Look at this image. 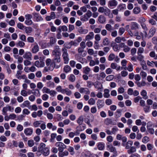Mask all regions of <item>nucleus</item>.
Listing matches in <instances>:
<instances>
[{
  "label": "nucleus",
  "instance_id": "f257e3e1",
  "mask_svg": "<svg viewBox=\"0 0 157 157\" xmlns=\"http://www.w3.org/2000/svg\"><path fill=\"white\" fill-rule=\"evenodd\" d=\"M63 52L62 57L63 60V62L65 64H67L69 60L68 57V55L67 53V50L66 48H63L62 49Z\"/></svg>",
  "mask_w": 157,
  "mask_h": 157
},
{
  "label": "nucleus",
  "instance_id": "f03ea898",
  "mask_svg": "<svg viewBox=\"0 0 157 157\" xmlns=\"http://www.w3.org/2000/svg\"><path fill=\"white\" fill-rule=\"evenodd\" d=\"M55 145L56 147H58L59 152L63 151L64 149L66 148V146L61 142H56Z\"/></svg>",
  "mask_w": 157,
  "mask_h": 157
},
{
  "label": "nucleus",
  "instance_id": "7ed1b4c3",
  "mask_svg": "<svg viewBox=\"0 0 157 157\" xmlns=\"http://www.w3.org/2000/svg\"><path fill=\"white\" fill-rule=\"evenodd\" d=\"M33 14L34 17V18L35 19L37 22L42 21L43 20L42 17L38 13H33Z\"/></svg>",
  "mask_w": 157,
  "mask_h": 157
},
{
  "label": "nucleus",
  "instance_id": "20e7f679",
  "mask_svg": "<svg viewBox=\"0 0 157 157\" xmlns=\"http://www.w3.org/2000/svg\"><path fill=\"white\" fill-rule=\"evenodd\" d=\"M46 146L45 144L43 143L40 144L39 147H38V150L36 153L37 156H40L42 153V151L44 147Z\"/></svg>",
  "mask_w": 157,
  "mask_h": 157
},
{
  "label": "nucleus",
  "instance_id": "39448f33",
  "mask_svg": "<svg viewBox=\"0 0 157 157\" xmlns=\"http://www.w3.org/2000/svg\"><path fill=\"white\" fill-rule=\"evenodd\" d=\"M118 4L116 0H110L108 2V6L109 7H116Z\"/></svg>",
  "mask_w": 157,
  "mask_h": 157
},
{
  "label": "nucleus",
  "instance_id": "423d86ee",
  "mask_svg": "<svg viewBox=\"0 0 157 157\" xmlns=\"http://www.w3.org/2000/svg\"><path fill=\"white\" fill-rule=\"evenodd\" d=\"M35 65L38 67H44L45 63L44 61L37 60L35 62Z\"/></svg>",
  "mask_w": 157,
  "mask_h": 157
},
{
  "label": "nucleus",
  "instance_id": "0eeeda50",
  "mask_svg": "<svg viewBox=\"0 0 157 157\" xmlns=\"http://www.w3.org/2000/svg\"><path fill=\"white\" fill-rule=\"evenodd\" d=\"M79 91L81 94L85 93L87 94H90V91L87 88L81 87L79 89Z\"/></svg>",
  "mask_w": 157,
  "mask_h": 157
},
{
  "label": "nucleus",
  "instance_id": "6e6552de",
  "mask_svg": "<svg viewBox=\"0 0 157 157\" xmlns=\"http://www.w3.org/2000/svg\"><path fill=\"white\" fill-rule=\"evenodd\" d=\"M98 20L100 23L103 24L106 21V18L104 16L100 15L98 17Z\"/></svg>",
  "mask_w": 157,
  "mask_h": 157
},
{
  "label": "nucleus",
  "instance_id": "1a4fd4ad",
  "mask_svg": "<svg viewBox=\"0 0 157 157\" xmlns=\"http://www.w3.org/2000/svg\"><path fill=\"white\" fill-rule=\"evenodd\" d=\"M33 132V130L30 128H27L24 130V133L26 135L30 136L31 135Z\"/></svg>",
  "mask_w": 157,
  "mask_h": 157
},
{
  "label": "nucleus",
  "instance_id": "9d476101",
  "mask_svg": "<svg viewBox=\"0 0 157 157\" xmlns=\"http://www.w3.org/2000/svg\"><path fill=\"white\" fill-rule=\"evenodd\" d=\"M54 56L53 60L56 62L59 63L61 61L60 54L53 55Z\"/></svg>",
  "mask_w": 157,
  "mask_h": 157
},
{
  "label": "nucleus",
  "instance_id": "9b49d317",
  "mask_svg": "<svg viewBox=\"0 0 157 157\" xmlns=\"http://www.w3.org/2000/svg\"><path fill=\"white\" fill-rule=\"evenodd\" d=\"M133 144V142L131 140L128 141L126 144H123V145L124 146H125V148L127 149H128L131 147Z\"/></svg>",
  "mask_w": 157,
  "mask_h": 157
},
{
  "label": "nucleus",
  "instance_id": "f8f14e48",
  "mask_svg": "<svg viewBox=\"0 0 157 157\" xmlns=\"http://www.w3.org/2000/svg\"><path fill=\"white\" fill-rule=\"evenodd\" d=\"M94 37V34L93 32H90L86 36L85 39L86 40H89L93 39Z\"/></svg>",
  "mask_w": 157,
  "mask_h": 157
},
{
  "label": "nucleus",
  "instance_id": "ddd939ff",
  "mask_svg": "<svg viewBox=\"0 0 157 157\" xmlns=\"http://www.w3.org/2000/svg\"><path fill=\"white\" fill-rule=\"evenodd\" d=\"M60 54V48L58 46L54 47V50L52 52V55Z\"/></svg>",
  "mask_w": 157,
  "mask_h": 157
},
{
  "label": "nucleus",
  "instance_id": "4468645a",
  "mask_svg": "<svg viewBox=\"0 0 157 157\" xmlns=\"http://www.w3.org/2000/svg\"><path fill=\"white\" fill-rule=\"evenodd\" d=\"M104 102H102L101 100H98L97 102L98 108L100 109L103 107L104 106Z\"/></svg>",
  "mask_w": 157,
  "mask_h": 157
},
{
  "label": "nucleus",
  "instance_id": "2eb2a0df",
  "mask_svg": "<svg viewBox=\"0 0 157 157\" xmlns=\"http://www.w3.org/2000/svg\"><path fill=\"white\" fill-rule=\"evenodd\" d=\"M32 54L30 52H26L23 56L24 58L31 60Z\"/></svg>",
  "mask_w": 157,
  "mask_h": 157
},
{
  "label": "nucleus",
  "instance_id": "dca6fc26",
  "mask_svg": "<svg viewBox=\"0 0 157 157\" xmlns=\"http://www.w3.org/2000/svg\"><path fill=\"white\" fill-rule=\"evenodd\" d=\"M42 154L44 156H47L49 155V151L48 148L47 147H44L43 150L42 151Z\"/></svg>",
  "mask_w": 157,
  "mask_h": 157
},
{
  "label": "nucleus",
  "instance_id": "f3484780",
  "mask_svg": "<svg viewBox=\"0 0 157 157\" xmlns=\"http://www.w3.org/2000/svg\"><path fill=\"white\" fill-rule=\"evenodd\" d=\"M59 157H63L64 156H67L69 154L68 152L67 151H65L64 152L61 151L59 152Z\"/></svg>",
  "mask_w": 157,
  "mask_h": 157
},
{
  "label": "nucleus",
  "instance_id": "a211bd4d",
  "mask_svg": "<svg viewBox=\"0 0 157 157\" xmlns=\"http://www.w3.org/2000/svg\"><path fill=\"white\" fill-rule=\"evenodd\" d=\"M78 31L79 33L82 34H86L88 32V30L84 29L82 27H80L78 28Z\"/></svg>",
  "mask_w": 157,
  "mask_h": 157
},
{
  "label": "nucleus",
  "instance_id": "6ab92c4d",
  "mask_svg": "<svg viewBox=\"0 0 157 157\" xmlns=\"http://www.w3.org/2000/svg\"><path fill=\"white\" fill-rule=\"evenodd\" d=\"M39 50V47L38 45L36 44L34 45L32 50V52L33 53H36Z\"/></svg>",
  "mask_w": 157,
  "mask_h": 157
},
{
  "label": "nucleus",
  "instance_id": "aec40b11",
  "mask_svg": "<svg viewBox=\"0 0 157 157\" xmlns=\"http://www.w3.org/2000/svg\"><path fill=\"white\" fill-rule=\"evenodd\" d=\"M136 151V149L135 147L132 146L130 147L127 151V152L128 154H130L132 153L135 152Z\"/></svg>",
  "mask_w": 157,
  "mask_h": 157
},
{
  "label": "nucleus",
  "instance_id": "412c9836",
  "mask_svg": "<svg viewBox=\"0 0 157 157\" xmlns=\"http://www.w3.org/2000/svg\"><path fill=\"white\" fill-rule=\"evenodd\" d=\"M109 90L108 89H105L104 90V94L103 96L105 98H108L110 96L109 94Z\"/></svg>",
  "mask_w": 157,
  "mask_h": 157
},
{
  "label": "nucleus",
  "instance_id": "4be33fe9",
  "mask_svg": "<svg viewBox=\"0 0 157 157\" xmlns=\"http://www.w3.org/2000/svg\"><path fill=\"white\" fill-rule=\"evenodd\" d=\"M71 70V68L70 66L68 65L65 66L63 68V71L66 73H68Z\"/></svg>",
  "mask_w": 157,
  "mask_h": 157
},
{
  "label": "nucleus",
  "instance_id": "5701e85b",
  "mask_svg": "<svg viewBox=\"0 0 157 157\" xmlns=\"http://www.w3.org/2000/svg\"><path fill=\"white\" fill-rule=\"evenodd\" d=\"M30 104V103L29 101L28 100H26L24 101L23 103L21 105V106L22 108H24L25 107H28Z\"/></svg>",
  "mask_w": 157,
  "mask_h": 157
},
{
  "label": "nucleus",
  "instance_id": "b1692460",
  "mask_svg": "<svg viewBox=\"0 0 157 157\" xmlns=\"http://www.w3.org/2000/svg\"><path fill=\"white\" fill-rule=\"evenodd\" d=\"M141 95L143 97V98L145 99L148 98V97L147 95V93L145 90H143L140 93Z\"/></svg>",
  "mask_w": 157,
  "mask_h": 157
},
{
  "label": "nucleus",
  "instance_id": "393cba45",
  "mask_svg": "<svg viewBox=\"0 0 157 157\" xmlns=\"http://www.w3.org/2000/svg\"><path fill=\"white\" fill-rule=\"evenodd\" d=\"M105 28L107 31L111 32L113 30L112 26L109 24H108L105 25Z\"/></svg>",
  "mask_w": 157,
  "mask_h": 157
},
{
  "label": "nucleus",
  "instance_id": "a878e982",
  "mask_svg": "<svg viewBox=\"0 0 157 157\" xmlns=\"http://www.w3.org/2000/svg\"><path fill=\"white\" fill-rule=\"evenodd\" d=\"M105 147L104 143L101 142H99L98 143V149L100 150H103Z\"/></svg>",
  "mask_w": 157,
  "mask_h": 157
},
{
  "label": "nucleus",
  "instance_id": "bb28decb",
  "mask_svg": "<svg viewBox=\"0 0 157 157\" xmlns=\"http://www.w3.org/2000/svg\"><path fill=\"white\" fill-rule=\"evenodd\" d=\"M109 41L108 38L107 37H105L103 40L102 42L104 46H107L109 44Z\"/></svg>",
  "mask_w": 157,
  "mask_h": 157
},
{
  "label": "nucleus",
  "instance_id": "cd10ccee",
  "mask_svg": "<svg viewBox=\"0 0 157 157\" xmlns=\"http://www.w3.org/2000/svg\"><path fill=\"white\" fill-rule=\"evenodd\" d=\"M136 83L139 87L144 86L146 84V83L144 81H142L141 82H136Z\"/></svg>",
  "mask_w": 157,
  "mask_h": 157
},
{
  "label": "nucleus",
  "instance_id": "c85d7f7f",
  "mask_svg": "<svg viewBox=\"0 0 157 157\" xmlns=\"http://www.w3.org/2000/svg\"><path fill=\"white\" fill-rule=\"evenodd\" d=\"M42 122H43V121H35L33 123V126L35 127H37L39 126L41 123Z\"/></svg>",
  "mask_w": 157,
  "mask_h": 157
},
{
  "label": "nucleus",
  "instance_id": "c756f323",
  "mask_svg": "<svg viewBox=\"0 0 157 157\" xmlns=\"http://www.w3.org/2000/svg\"><path fill=\"white\" fill-rule=\"evenodd\" d=\"M156 31V29L155 28H151L149 30V34L150 37L152 36L155 34Z\"/></svg>",
  "mask_w": 157,
  "mask_h": 157
},
{
  "label": "nucleus",
  "instance_id": "7c9ffc66",
  "mask_svg": "<svg viewBox=\"0 0 157 157\" xmlns=\"http://www.w3.org/2000/svg\"><path fill=\"white\" fill-rule=\"evenodd\" d=\"M95 87L97 88L98 90L102 89V85L99 82H97L94 84Z\"/></svg>",
  "mask_w": 157,
  "mask_h": 157
},
{
  "label": "nucleus",
  "instance_id": "2f4dec72",
  "mask_svg": "<svg viewBox=\"0 0 157 157\" xmlns=\"http://www.w3.org/2000/svg\"><path fill=\"white\" fill-rule=\"evenodd\" d=\"M24 29H25V32L27 34L30 33L32 31V28L31 27L25 26Z\"/></svg>",
  "mask_w": 157,
  "mask_h": 157
},
{
  "label": "nucleus",
  "instance_id": "473e14b6",
  "mask_svg": "<svg viewBox=\"0 0 157 157\" xmlns=\"http://www.w3.org/2000/svg\"><path fill=\"white\" fill-rule=\"evenodd\" d=\"M65 93L67 95L70 96L72 94V92L68 89L66 88L64 89L63 92V94H64Z\"/></svg>",
  "mask_w": 157,
  "mask_h": 157
},
{
  "label": "nucleus",
  "instance_id": "72a5a7b5",
  "mask_svg": "<svg viewBox=\"0 0 157 157\" xmlns=\"http://www.w3.org/2000/svg\"><path fill=\"white\" fill-rule=\"evenodd\" d=\"M121 110L117 109L115 113V116L116 118H117L120 117L121 115Z\"/></svg>",
  "mask_w": 157,
  "mask_h": 157
},
{
  "label": "nucleus",
  "instance_id": "f704fd0d",
  "mask_svg": "<svg viewBox=\"0 0 157 157\" xmlns=\"http://www.w3.org/2000/svg\"><path fill=\"white\" fill-rule=\"evenodd\" d=\"M139 27L138 24L135 22H133L132 23L131 29H138Z\"/></svg>",
  "mask_w": 157,
  "mask_h": 157
},
{
  "label": "nucleus",
  "instance_id": "c9c22d12",
  "mask_svg": "<svg viewBox=\"0 0 157 157\" xmlns=\"http://www.w3.org/2000/svg\"><path fill=\"white\" fill-rule=\"evenodd\" d=\"M25 45V43L24 41H19L17 44L16 45L17 47L19 46L21 48H23Z\"/></svg>",
  "mask_w": 157,
  "mask_h": 157
},
{
  "label": "nucleus",
  "instance_id": "e433bc0d",
  "mask_svg": "<svg viewBox=\"0 0 157 157\" xmlns=\"http://www.w3.org/2000/svg\"><path fill=\"white\" fill-rule=\"evenodd\" d=\"M14 56L16 59H17V62L18 63H21L22 62L23 59L22 57L18 56V55H14Z\"/></svg>",
  "mask_w": 157,
  "mask_h": 157
},
{
  "label": "nucleus",
  "instance_id": "4c0bfd02",
  "mask_svg": "<svg viewBox=\"0 0 157 157\" xmlns=\"http://www.w3.org/2000/svg\"><path fill=\"white\" fill-rule=\"evenodd\" d=\"M125 29L123 27H121L119 29L118 33L119 35L121 36L125 32Z\"/></svg>",
  "mask_w": 157,
  "mask_h": 157
},
{
  "label": "nucleus",
  "instance_id": "58836bf2",
  "mask_svg": "<svg viewBox=\"0 0 157 157\" xmlns=\"http://www.w3.org/2000/svg\"><path fill=\"white\" fill-rule=\"evenodd\" d=\"M113 48L114 51L116 52L118 51L120 49L119 45L116 43H115L113 46Z\"/></svg>",
  "mask_w": 157,
  "mask_h": 157
},
{
  "label": "nucleus",
  "instance_id": "ea45409f",
  "mask_svg": "<svg viewBox=\"0 0 157 157\" xmlns=\"http://www.w3.org/2000/svg\"><path fill=\"white\" fill-rule=\"evenodd\" d=\"M68 80L71 82H74L75 80V77L73 74H71L68 78Z\"/></svg>",
  "mask_w": 157,
  "mask_h": 157
},
{
  "label": "nucleus",
  "instance_id": "a19ab883",
  "mask_svg": "<svg viewBox=\"0 0 157 157\" xmlns=\"http://www.w3.org/2000/svg\"><path fill=\"white\" fill-rule=\"evenodd\" d=\"M104 13L105 15L109 16L110 14L111 11L109 8H106L105 9Z\"/></svg>",
  "mask_w": 157,
  "mask_h": 157
},
{
  "label": "nucleus",
  "instance_id": "79ce46f5",
  "mask_svg": "<svg viewBox=\"0 0 157 157\" xmlns=\"http://www.w3.org/2000/svg\"><path fill=\"white\" fill-rule=\"evenodd\" d=\"M83 69L84 70L83 72L86 75L88 74L90 71V68L88 67H85Z\"/></svg>",
  "mask_w": 157,
  "mask_h": 157
},
{
  "label": "nucleus",
  "instance_id": "37998d69",
  "mask_svg": "<svg viewBox=\"0 0 157 157\" xmlns=\"http://www.w3.org/2000/svg\"><path fill=\"white\" fill-rule=\"evenodd\" d=\"M115 56L114 54L113 53L110 54L108 56V59L109 61L113 60L115 58Z\"/></svg>",
  "mask_w": 157,
  "mask_h": 157
},
{
  "label": "nucleus",
  "instance_id": "c03bdc74",
  "mask_svg": "<svg viewBox=\"0 0 157 157\" xmlns=\"http://www.w3.org/2000/svg\"><path fill=\"white\" fill-rule=\"evenodd\" d=\"M50 43L51 46L54 44L56 42V39L52 37H50Z\"/></svg>",
  "mask_w": 157,
  "mask_h": 157
},
{
  "label": "nucleus",
  "instance_id": "a18cd8bd",
  "mask_svg": "<svg viewBox=\"0 0 157 157\" xmlns=\"http://www.w3.org/2000/svg\"><path fill=\"white\" fill-rule=\"evenodd\" d=\"M88 18L87 16L85 14L81 17L80 19L82 21H86L88 20Z\"/></svg>",
  "mask_w": 157,
  "mask_h": 157
},
{
  "label": "nucleus",
  "instance_id": "49530a36",
  "mask_svg": "<svg viewBox=\"0 0 157 157\" xmlns=\"http://www.w3.org/2000/svg\"><path fill=\"white\" fill-rule=\"evenodd\" d=\"M25 24L28 25H31L33 24V22L31 19L25 20Z\"/></svg>",
  "mask_w": 157,
  "mask_h": 157
},
{
  "label": "nucleus",
  "instance_id": "de8ad7c7",
  "mask_svg": "<svg viewBox=\"0 0 157 157\" xmlns=\"http://www.w3.org/2000/svg\"><path fill=\"white\" fill-rule=\"evenodd\" d=\"M17 26L18 28L21 30L24 29L25 27V26L20 22L17 23Z\"/></svg>",
  "mask_w": 157,
  "mask_h": 157
},
{
  "label": "nucleus",
  "instance_id": "09e8293b",
  "mask_svg": "<svg viewBox=\"0 0 157 157\" xmlns=\"http://www.w3.org/2000/svg\"><path fill=\"white\" fill-rule=\"evenodd\" d=\"M140 8L138 7H136L133 10V12L136 14H138L140 12Z\"/></svg>",
  "mask_w": 157,
  "mask_h": 157
},
{
  "label": "nucleus",
  "instance_id": "8fccbe9b",
  "mask_svg": "<svg viewBox=\"0 0 157 157\" xmlns=\"http://www.w3.org/2000/svg\"><path fill=\"white\" fill-rule=\"evenodd\" d=\"M141 65L143 70H146L147 69V67L144 60H143L141 62Z\"/></svg>",
  "mask_w": 157,
  "mask_h": 157
},
{
  "label": "nucleus",
  "instance_id": "3c124183",
  "mask_svg": "<svg viewBox=\"0 0 157 157\" xmlns=\"http://www.w3.org/2000/svg\"><path fill=\"white\" fill-rule=\"evenodd\" d=\"M88 103L90 105H94L95 104V100L93 98H90L88 101Z\"/></svg>",
  "mask_w": 157,
  "mask_h": 157
},
{
  "label": "nucleus",
  "instance_id": "603ef678",
  "mask_svg": "<svg viewBox=\"0 0 157 157\" xmlns=\"http://www.w3.org/2000/svg\"><path fill=\"white\" fill-rule=\"evenodd\" d=\"M83 121V118L82 116H80L78 119L77 123L79 124H82Z\"/></svg>",
  "mask_w": 157,
  "mask_h": 157
},
{
  "label": "nucleus",
  "instance_id": "864d4df0",
  "mask_svg": "<svg viewBox=\"0 0 157 157\" xmlns=\"http://www.w3.org/2000/svg\"><path fill=\"white\" fill-rule=\"evenodd\" d=\"M47 86L49 87H54L55 86L54 83L51 81H49L47 83Z\"/></svg>",
  "mask_w": 157,
  "mask_h": 157
},
{
  "label": "nucleus",
  "instance_id": "5fc2aeb1",
  "mask_svg": "<svg viewBox=\"0 0 157 157\" xmlns=\"http://www.w3.org/2000/svg\"><path fill=\"white\" fill-rule=\"evenodd\" d=\"M64 89H62L61 86H58L56 88V90L58 92H61L62 93L63 92Z\"/></svg>",
  "mask_w": 157,
  "mask_h": 157
},
{
  "label": "nucleus",
  "instance_id": "6e6d98bb",
  "mask_svg": "<svg viewBox=\"0 0 157 157\" xmlns=\"http://www.w3.org/2000/svg\"><path fill=\"white\" fill-rule=\"evenodd\" d=\"M21 94L24 97H26L28 95V93L25 90H22L21 91Z\"/></svg>",
  "mask_w": 157,
  "mask_h": 157
},
{
  "label": "nucleus",
  "instance_id": "4d7b16f0",
  "mask_svg": "<svg viewBox=\"0 0 157 157\" xmlns=\"http://www.w3.org/2000/svg\"><path fill=\"white\" fill-rule=\"evenodd\" d=\"M124 87H121L119 88L118 89V92L119 94H122L124 92Z\"/></svg>",
  "mask_w": 157,
  "mask_h": 157
},
{
  "label": "nucleus",
  "instance_id": "13d9d810",
  "mask_svg": "<svg viewBox=\"0 0 157 157\" xmlns=\"http://www.w3.org/2000/svg\"><path fill=\"white\" fill-rule=\"evenodd\" d=\"M114 77L113 75H110L107 76L106 78V80L107 81H110L113 79Z\"/></svg>",
  "mask_w": 157,
  "mask_h": 157
},
{
  "label": "nucleus",
  "instance_id": "bf43d9fd",
  "mask_svg": "<svg viewBox=\"0 0 157 157\" xmlns=\"http://www.w3.org/2000/svg\"><path fill=\"white\" fill-rule=\"evenodd\" d=\"M126 68L129 71H132L133 70V66L132 64L128 66L127 68H124V69L126 70Z\"/></svg>",
  "mask_w": 157,
  "mask_h": 157
},
{
  "label": "nucleus",
  "instance_id": "052dcab7",
  "mask_svg": "<svg viewBox=\"0 0 157 157\" xmlns=\"http://www.w3.org/2000/svg\"><path fill=\"white\" fill-rule=\"evenodd\" d=\"M111 36L113 37H116L117 35V31L114 30L111 32Z\"/></svg>",
  "mask_w": 157,
  "mask_h": 157
},
{
  "label": "nucleus",
  "instance_id": "680f3d73",
  "mask_svg": "<svg viewBox=\"0 0 157 157\" xmlns=\"http://www.w3.org/2000/svg\"><path fill=\"white\" fill-rule=\"evenodd\" d=\"M68 150L71 153V155H73V154H74L75 152L74 151V148L73 147H69Z\"/></svg>",
  "mask_w": 157,
  "mask_h": 157
},
{
  "label": "nucleus",
  "instance_id": "e2e57ef3",
  "mask_svg": "<svg viewBox=\"0 0 157 157\" xmlns=\"http://www.w3.org/2000/svg\"><path fill=\"white\" fill-rule=\"evenodd\" d=\"M27 41H28L30 43H33L34 41V38L32 37H29L27 38Z\"/></svg>",
  "mask_w": 157,
  "mask_h": 157
},
{
  "label": "nucleus",
  "instance_id": "0e129e2a",
  "mask_svg": "<svg viewBox=\"0 0 157 157\" xmlns=\"http://www.w3.org/2000/svg\"><path fill=\"white\" fill-rule=\"evenodd\" d=\"M48 96L46 94L43 95L42 96V98L44 101L47 100L48 99Z\"/></svg>",
  "mask_w": 157,
  "mask_h": 157
},
{
  "label": "nucleus",
  "instance_id": "69168bd1",
  "mask_svg": "<svg viewBox=\"0 0 157 157\" xmlns=\"http://www.w3.org/2000/svg\"><path fill=\"white\" fill-rule=\"evenodd\" d=\"M140 75H141L142 78H145L147 76L146 73L143 71H142L140 73Z\"/></svg>",
  "mask_w": 157,
  "mask_h": 157
},
{
  "label": "nucleus",
  "instance_id": "338daca9",
  "mask_svg": "<svg viewBox=\"0 0 157 157\" xmlns=\"http://www.w3.org/2000/svg\"><path fill=\"white\" fill-rule=\"evenodd\" d=\"M17 129L18 131L21 132L23 130V128L22 125L19 124L18 125Z\"/></svg>",
  "mask_w": 157,
  "mask_h": 157
},
{
  "label": "nucleus",
  "instance_id": "774afa93",
  "mask_svg": "<svg viewBox=\"0 0 157 157\" xmlns=\"http://www.w3.org/2000/svg\"><path fill=\"white\" fill-rule=\"evenodd\" d=\"M105 103L106 105H109L112 103V101L111 99H108L105 100Z\"/></svg>",
  "mask_w": 157,
  "mask_h": 157
}]
</instances>
